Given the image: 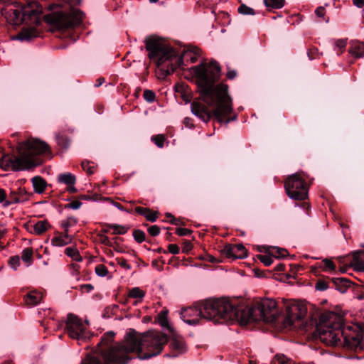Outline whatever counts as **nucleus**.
<instances>
[{
	"label": "nucleus",
	"mask_w": 364,
	"mask_h": 364,
	"mask_svg": "<svg viewBox=\"0 0 364 364\" xmlns=\"http://www.w3.org/2000/svg\"><path fill=\"white\" fill-rule=\"evenodd\" d=\"M85 332V328L82 321L75 315L70 314V338L82 341L86 338Z\"/></svg>",
	"instance_id": "obj_14"
},
{
	"label": "nucleus",
	"mask_w": 364,
	"mask_h": 364,
	"mask_svg": "<svg viewBox=\"0 0 364 364\" xmlns=\"http://www.w3.org/2000/svg\"><path fill=\"white\" fill-rule=\"evenodd\" d=\"M75 182V177L74 175L70 173V193L77 192V189L73 186Z\"/></svg>",
	"instance_id": "obj_55"
},
{
	"label": "nucleus",
	"mask_w": 364,
	"mask_h": 364,
	"mask_svg": "<svg viewBox=\"0 0 364 364\" xmlns=\"http://www.w3.org/2000/svg\"><path fill=\"white\" fill-rule=\"evenodd\" d=\"M336 46L341 48V49H343L346 47V40L345 39H338L336 43Z\"/></svg>",
	"instance_id": "obj_58"
},
{
	"label": "nucleus",
	"mask_w": 364,
	"mask_h": 364,
	"mask_svg": "<svg viewBox=\"0 0 364 364\" xmlns=\"http://www.w3.org/2000/svg\"><path fill=\"white\" fill-rule=\"evenodd\" d=\"M364 254L363 251H357L353 253V259L350 266L355 271L364 272V262L361 256Z\"/></svg>",
	"instance_id": "obj_19"
},
{
	"label": "nucleus",
	"mask_w": 364,
	"mask_h": 364,
	"mask_svg": "<svg viewBox=\"0 0 364 364\" xmlns=\"http://www.w3.org/2000/svg\"><path fill=\"white\" fill-rule=\"evenodd\" d=\"M176 65L171 64L170 65H168L167 70H166V75H170L171 73H173L174 70H176Z\"/></svg>",
	"instance_id": "obj_61"
},
{
	"label": "nucleus",
	"mask_w": 364,
	"mask_h": 364,
	"mask_svg": "<svg viewBox=\"0 0 364 364\" xmlns=\"http://www.w3.org/2000/svg\"><path fill=\"white\" fill-rule=\"evenodd\" d=\"M264 5L268 8L280 9L284 5V0H264Z\"/></svg>",
	"instance_id": "obj_33"
},
{
	"label": "nucleus",
	"mask_w": 364,
	"mask_h": 364,
	"mask_svg": "<svg viewBox=\"0 0 364 364\" xmlns=\"http://www.w3.org/2000/svg\"><path fill=\"white\" fill-rule=\"evenodd\" d=\"M170 346L178 354L183 353L186 350L185 342L181 338L173 337L171 341Z\"/></svg>",
	"instance_id": "obj_27"
},
{
	"label": "nucleus",
	"mask_w": 364,
	"mask_h": 364,
	"mask_svg": "<svg viewBox=\"0 0 364 364\" xmlns=\"http://www.w3.org/2000/svg\"><path fill=\"white\" fill-rule=\"evenodd\" d=\"M95 273L100 277H105L108 273L107 268L104 264H98L95 267Z\"/></svg>",
	"instance_id": "obj_41"
},
{
	"label": "nucleus",
	"mask_w": 364,
	"mask_h": 364,
	"mask_svg": "<svg viewBox=\"0 0 364 364\" xmlns=\"http://www.w3.org/2000/svg\"><path fill=\"white\" fill-rule=\"evenodd\" d=\"M58 183L59 185H65V189L68 188V173L60 174L58 177Z\"/></svg>",
	"instance_id": "obj_45"
},
{
	"label": "nucleus",
	"mask_w": 364,
	"mask_h": 364,
	"mask_svg": "<svg viewBox=\"0 0 364 364\" xmlns=\"http://www.w3.org/2000/svg\"><path fill=\"white\" fill-rule=\"evenodd\" d=\"M56 141L58 145L66 147L67 146V139H66V135L65 134H62L60 133H58L56 135Z\"/></svg>",
	"instance_id": "obj_47"
},
{
	"label": "nucleus",
	"mask_w": 364,
	"mask_h": 364,
	"mask_svg": "<svg viewBox=\"0 0 364 364\" xmlns=\"http://www.w3.org/2000/svg\"><path fill=\"white\" fill-rule=\"evenodd\" d=\"M196 77L203 101L213 107V113L222 121L232 112L230 99L228 95V87L218 85L214 87L219 77L220 68L217 62H210L208 65L201 63L191 68Z\"/></svg>",
	"instance_id": "obj_1"
},
{
	"label": "nucleus",
	"mask_w": 364,
	"mask_h": 364,
	"mask_svg": "<svg viewBox=\"0 0 364 364\" xmlns=\"http://www.w3.org/2000/svg\"><path fill=\"white\" fill-rule=\"evenodd\" d=\"M135 211L141 215H143L146 219L151 222H154L157 219V212L152 211L149 208L136 207Z\"/></svg>",
	"instance_id": "obj_26"
},
{
	"label": "nucleus",
	"mask_w": 364,
	"mask_h": 364,
	"mask_svg": "<svg viewBox=\"0 0 364 364\" xmlns=\"http://www.w3.org/2000/svg\"><path fill=\"white\" fill-rule=\"evenodd\" d=\"M238 12L242 15H254L255 11L253 9L242 4L239 6L238 8Z\"/></svg>",
	"instance_id": "obj_39"
},
{
	"label": "nucleus",
	"mask_w": 364,
	"mask_h": 364,
	"mask_svg": "<svg viewBox=\"0 0 364 364\" xmlns=\"http://www.w3.org/2000/svg\"><path fill=\"white\" fill-rule=\"evenodd\" d=\"M49 225L46 220L38 221L33 225V230L36 235H41L45 232Z\"/></svg>",
	"instance_id": "obj_30"
},
{
	"label": "nucleus",
	"mask_w": 364,
	"mask_h": 364,
	"mask_svg": "<svg viewBox=\"0 0 364 364\" xmlns=\"http://www.w3.org/2000/svg\"><path fill=\"white\" fill-rule=\"evenodd\" d=\"M38 36V31L33 27L23 28L17 38L21 41H29Z\"/></svg>",
	"instance_id": "obj_25"
},
{
	"label": "nucleus",
	"mask_w": 364,
	"mask_h": 364,
	"mask_svg": "<svg viewBox=\"0 0 364 364\" xmlns=\"http://www.w3.org/2000/svg\"><path fill=\"white\" fill-rule=\"evenodd\" d=\"M15 196H18V191L15 192V191H11L9 196H7V199H13L14 197H15Z\"/></svg>",
	"instance_id": "obj_64"
},
{
	"label": "nucleus",
	"mask_w": 364,
	"mask_h": 364,
	"mask_svg": "<svg viewBox=\"0 0 364 364\" xmlns=\"http://www.w3.org/2000/svg\"><path fill=\"white\" fill-rule=\"evenodd\" d=\"M285 190L289 198L304 200L308 195V188L299 173L290 176L285 182Z\"/></svg>",
	"instance_id": "obj_10"
},
{
	"label": "nucleus",
	"mask_w": 364,
	"mask_h": 364,
	"mask_svg": "<svg viewBox=\"0 0 364 364\" xmlns=\"http://www.w3.org/2000/svg\"><path fill=\"white\" fill-rule=\"evenodd\" d=\"M145 42L149 58L156 60L159 67L166 60L176 56L175 51L159 39L149 38L146 39Z\"/></svg>",
	"instance_id": "obj_7"
},
{
	"label": "nucleus",
	"mask_w": 364,
	"mask_h": 364,
	"mask_svg": "<svg viewBox=\"0 0 364 364\" xmlns=\"http://www.w3.org/2000/svg\"><path fill=\"white\" fill-rule=\"evenodd\" d=\"M158 320L161 326L168 327V321L167 318V311H161L158 315Z\"/></svg>",
	"instance_id": "obj_37"
},
{
	"label": "nucleus",
	"mask_w": 364,
	"mask_h": 364,
	"mask_svg": "<svg viewBox=\"0 0 364 364\" xmlns=\"http://www.w3.org/2000/svg\"><path fill=\"white\" fill-rule=\"evenodd\" d=\"M30 194L25 190L24 188H19L18 189V196L14 197L9 201L6 202L5 207H8L13 203H23L28 200Z\"/></svg>",
	"instance_id": "obj_22"
},
{
	"label": "nucleus",
	"mask_w": 364,
	"mask_h": 364,
	"mask_svg": "<svg viewBox=\"0 0 364 364\" xmlns=\"http://www.w3.org/2000/svg\"><path fill=\"white\" fill-rule=\"evenodd\" d=\"M223 254L228 258L244 259L247 256V250L242 244L226 245Z\"/></svg>",
	"instance_id": "obj_16"
},
{
	"label": "nucleus",
	"mask_w": 364,
	"mask_h": 364,
	"mask_svg": "<svg viewBox=\"0 0 364 364\" xmlns=\"http://www.w3.org/2000/svg\"><path fill=\"white\" fill-rule=\"evenodd\" d=\"M145 296V292L139 287L132 289L129 292V296L135 299H142Z\"/></svg>",
	"instance_id": "obj_34"
},
{
	"label": "nucleus",
	"mask_w": 364,
	"mask_h": 364,
	"mask_svg": "<svg viewBox=\"0 0 364 364\" xmlns=\"http://www.w3.org/2000/svg\"><path fill=\"white\" fill-rule=\"evenodd\" d=\"M32 184L35 192L39 194L43 193L47 186L46 181L40 176L33 177Z\"/></svg>",
	"instance_id": "obj_28"
},
{
	"label": "nucleus",
	"mask_w": 364,
	"mask_h": 364,
	"mask_svg": "<svg viewBox=\"0 0 364 364\" xmlns=\"http://www.w3.org/2000/svg\"><path fill=\"white\" fill-rule=\"evenodd\" d=\"M350 53L356 58L364 56V43L358 41H352L350 42Z\"/></svg>",
	"instance_id": "obj_24"
},
{
	"label": "nucleus",
	"mask_w": 364,
	"mask_h": 364,
	"mask_svg": "<svg viewBox=\"0 0 364 364\" xmlns=\"http://www.w3.org/2000/svg\"><path fill=\"white\" fill-rule=\"evenodd\" d=\"M353 2L358 8H361L364 4V0H353Z\"/></svg>",
	"instance_id": "obj_62"
},
{
	"label": "nucleus",
	"mask_w": 364,
	"mask_h": 364,
	"mask_svg": "<svg viewBox=\"0 0 364 364\" xmlns=\"http://www.w3.org/2000/svg\"><path fill=\"white\" fill-rule=\"evenodd\" d=\"M202 314V307L199 302L196 303L193 306L183 309L181 312L182 319L189 325L198 323L200 320L203 318Z\"/></svg>",
	"instance_id": "obj_13"
},
{
	"label": "nucleus",
	"mask_w": 364,
	"mask_h": 364,
	"mask_svg": "<svg viewBox=\"0 0 364 364\" xmlns=\"http://www.w3.org/2000/svg\"><path fill=\"white\" fill-rule=\"evenodd\" d=\"M33 250L31 248H26L23 250L21 253V259L26 264V266H30L33 262Z\"/></svg>",
	"instance_id": "obj_31"
},
{
	"label": "nucleus",
	"mask_w": 364,
	"mask_h": 364,
	"mask_svg": "<svg viewBox=\"0 0 364 364\" xmlns=\"http://www.w3.org/2000/svg\"><path fill=\"white\" fill-rule=\"evenodd\" d=\"M68 242V233L65 229V232H55L51 239V244L55 247H63Z\"/></svg>",
	"instance_id": "obj_23"
},
{
	"label": "nucleus",
	"mask_w": 364,
	"mask_h": 364,
	"mask_svg": "<svg viewBox=\"0 0 364 364\" xmlns=\"http://www.w3.org/2000/svg\"><path fill=\"white\" fill-rule=\"evenodd\" d=\"M323 262L324 264V267H323V269L324 271H328V270H335L336 269V265L335 264L333 263V262L331 259H324L323 260Z\"/></svg>",
	"instance_id": "obj_46"
},
{
	"label": "nucleus",
	"mask_w": 364,
	"mask_h": 364,
	"mask_svg": "<svg viewBox=\"0 0 364 364\" xmlns=\"http://www.w3.org/2000/svg\"><path fill=\"white\" fill-rule=\"evenodd\" d=\"M6 233V230L0 225V239L2 238Z\"/></svg>",
	"instance_id": "obj_63"
},
{
	"label": "nucleus",
	"mask_w": 364,
	"mask_h": 364,
	"mask_svg": "<svg viewBox=\"0 0 364 364\" xmlns=\"http://www.w3.org/2000/svg\"><path fill=\"white\" fill-rule=\"evenodd\" d=\"M191 111L203 122H208L212 116V113L206 106L200 102H193L191 104Z\"/></svg>",
	"instance_id": "obj_18"
},
{
	"label": "nucleus",
	"mask_w": 364,
	"mask_h": 364,
	"mask_svg": "<svg viewBox=\"0 0 364 364\" xmlns=\"http://www.w3.org/2000/svg\"><path fill=\"white\" fill-rule=\"evenodd\" d=\"M3 14L7 21L14 25H18L26 21V16L34 15L33 10L27 11L26 8H18L16 6L3 10Z\"/></svg>",
	"instance_id": "obj_12"
},
{
	"label": "nucleus",
	"mask_w": 364,
	"mask_h": 364,
	"mask_svg": "<svg viewBox=\"0 0 364 364\" xmlns=\"http://www.w3.org/2000/svg\"><path fill=\"white\" fill-rule=\"evenodd\" d=\"M271 254L277 258L285 257L287 255V251L284 249L273 247Z\"/></svg>",
	"instance_id": "obj_36"
},
{
	"label": "nucleus",
	"mask_w": 364,
	"mask_h": 364,
	"mask_svg": "<svg viewBox=\"0 0 364 364\" xmlns=\"http://www.w3.org/2000/svg\"><path fill=\"white\" fill-rule=\"evenodd\" d=\"M234 311L236 313L235 318L229 321H238L243 323H247L251 321H257L255 320L256 311H255L254 304L251 307H245L242 309H238L234 306Z\"/></svg>",
	"instance_id": "obj_15"
},
{
	"label": "nucleus",
	"mask_w": 364,
	"mask_h": 364,
	"mask_svg": "<svg viewBox=\"0 0 364 364\" xmlns=\"http://www.w3.org/2000/svg\"><path fill=\"white\" fill-rule=\"evenodd\" d=\"M11 199H7V195L6 191L0 188V203H3L4 206L5 207L6 202L9 201Z\"/></svg>",
	"instance_id": "obj_54"
},
{
	"label": "nucleus",
	"mask_w": 364,
	"mask_h": 364,
	"mask_svg": "<svg viewBox=\"0 0 364 364\" xmlns=\"http://www.w3.org/2000/svg\"><path fill=\"white\" fill-rule=\"evenodd\" d=\"M133 236L134 240L139 243L142 242L145 240V233L141 230H135L133 232Z\"/></svg>",
	"instance_id": "obj_40"
},
{
	"label": "nucleus",
	"mask_w": 364,
	"mask_h": 364,
	"mask_svg": "<svg viewBox=\"0 0 364 364\" xmlns=\"http://www.w3.org/2000/svg\"><path fill=\"white\" fill-rule=\"evenodd\" d=\"M168 250L170 253L173 255L178 254L180 251L178 246L176 244H170L168 246Z\"/></svg>",
	"instance_id": "obj_53"
},
{
	"label": "nucleus",
	"mask_w": 364,
	"mask_h": 364,
	"mask_svg": "<svg viewBox=\"0 0 364 364\" xmlns=\"http://www.w3.org/2000/svg\"><path fill=\"white\" fill-rule=\"evenodd\" d=\"M107 227L109 229H112V234L114 235H123L127 232L128 228L125 226H122L117 224H108Z\"/></svg>",
	"instance_id": "obj_32"
},
{
	"label": "nucleus",
	"mask_w": 364,
	"mask_h": 364,
	"mask_svg": "<svg viewBox=\"0 0 364 364\" xmlns=\"http://www.w3.org/2000/svg\"><path fill=\"white\" fill-rule=\"evenodd\" d=\"M237 76V72L233 70H230L227 73V77L228 79L232 80Z\"/></svg>",
	"instance_id": "obj_60"
},
{
	"label": "nucleus",
	"mask_w": 364,
	"mask_h": 364,
	"mask_svg": "<svg viewBox=\"0 0 364 364\" xmlns=\"http://www.w3.org/2000/svg\"><path fill=\"white\" fill-rule=\"evenodd\" d=\"M82 205V203L79 200H73L70 202V208L73 210H77Z\"/></svg>",
	"instance_id": "obj_57"
},
{
	"label": "nucleus",
	"mask_w": 364,
	"mask_h": 364,
	"mask_svg": "<svg viewBox=\"0 0 364 364\" xmlns=\"http://www.w3.org/2000/svg\"><path fill=\"white\" fill-rule=\"evenodd\" d=\"M148 232L151 236H157L160 233V228L157 225H152L148 228Z\"/></svg>",
	"instance_id": "obj_51"
},
{
	"label": "nucleus",
	"mask_w": 364,
	"mask_h": 364,
	"mask_svg": "<svg viewBox=\"0 0 364 364\" xmlns=\"http://www.w3.org/2000/svg\"><path fill=\"white\" fill-rule=\"evenodd\" d=\"M114 333L112 331L107 332L102 336L100 343L98 344V350L97 351L101 353L102 350H107L111 348L109 345L114 341ZM114 346H113L114 347Z\"/></svg>",
	"instance_id": "obj_20"
},
{
	"label": "nucleus",
	"mask_w": 364,
	"mask_h": 364,
	"mask_svg": "<svg viewBox=\"0 0 364 364\" xmlns=\"http://www.w3.org/2000/svg\"><path fill=\"white\" fill-rule=\"evenodd\" d=\"M332 282L336 285V289L343 293L346 290V287L349 285V281L345 278H333Z\"/></svg>",
	"instance_id": "obj_29"
},
{
	"label": "nucleus",
	"mask_w": 364,
	"mask_h": 364,
	"mask_svg": "<svg viewBox=\"0 0 364 364\" xmlns=\"http://www.w3.org/2000/svg\"><path fill=\"white\" fill-rule=\"evenodd\" d=\"M315 13H316L317 16H318V17H323L324 15H325V13H326L324 7H323V6L318 7L316 9Z\"/></svg>",
	"instance_id": "obj_59"
},
{
	"label": "nucleus",
	"mask_w": 364,
	"mask_h": 364,
	"mask_svg": "<svg viewBox=\"0 0 364 364\" xmlns=\"http://www.w3.org/2000/svg\"><path fill=\"white\" fill-rule=\"evenodd\" d=\"M316 331L320 340L327 345L355 350L364 347L362 329L355 324L343 326V317L332 311L320 315Z\"/></svg>",
	"instance_id": "obj_2"
},
{
	"label": "nucleus",
	"mask_w": 364,
	"mask_h": 364,
	"mask_svg": "<svg viewBox=\"0 0 364 364\" xmlns=\"http://www.w3.org/2000/svg\"><path fill=\"white\" fill-rule=\"evenodd\" d=\"M118 260V264L123 268L126 269H131V266L130 264H128L127 261L124 259V258H119L117 259Z\"/></svg>",
	"instance_id": "obj_56"
},
{
	"label": "nucleus",
	"mask_w": 364,
	"mask_h": 364,
	"mask_svg": "<svg viewBox=\"0 0 364 364\" xmlns=\"http://www.w3.org/2000/svg\"><path fill=\"white\" fill-rule=\"evenodd\" d=\"M127 354L123 353L119 343H117L109 349L102 350L101 353L97 351L88 355L81 364H127Z\"/></svg>",
	"instance_id": "obj_6"
},
{
	"label": "nucleus",
	"mask_w": 364,
	"mask_h": 364,
	"mask_svg": "<svg viewBox=\"0 0 364 364\" xmlns=\"http://www.w3.org/2000/svg\"><path fill=\"white\" fill-rule=\"evenodd\" d=\"M255 320L266 323L274 322L279 316V310L275 300L272 299H261L254 303Z\"/></svg>",
	"instance_id": "obj_8"
},
{
	"label": "nucleus",
	"mask_w": 364,
	"mask_h": 364,
	"mask_svg": "<svg viewBox=\"0 0 364 364\" xmlns=\"http://www.w3.org/2000/svg\"><path fill=\"white\" fill-rule=\"evenodd\" d=\"M168 341L167 336L159 331H149L144 334L130 328L124 340L119 343L123 353H126L127 363L132 359V353L139 354L140 359H149L160 354Z\"/></svg>",
	"instance_id": "obj_3"
},
{
	"label": "nucleus",
	"mask_w": 364,
	"mask_h": 364,
	"mask_svg": "<svg viewBox=\"0 0 364 364\" xmlns=\"http://www.w3.org/2000/svg\"><path fill=\"white\" fill-rule=\"evenodd\" d=\"M307 314V308L304 304H294L287 307L284 325L292 326L298 321L303 319Z\"/></svg>",
	"instance_id": "obj_11"
},
{
	"label": "nucleus",
	"mask_w": 364,
	"mask_h": 364,
	"mask_svg": "<svg viewBox=\"0 0 364 364\" xmlns=\"http://www.w3.org/2000/svg\"><path fill=\"white\" fill-rule=\"evenodd\" d=\"M259 259L260 262H262L265 266H270L272 262L273 259L269 255H259Z\"/></svg>",
	"instance_id": "obj_49"
},
{
	"label": "nucleus",
	"mask_w": 364,
	"mask_h": 364,
	"mask_svg": "<svg viewBox=\"0 0 364 364\" xmlns=\"http://www.w3.org/2000/svg\"><path fill=\"white\" fill-rule=\"evenodd\" d=\"M18 156L6 154L0 159L1 168L7 170H25L40 164L36 159L40 155H50L49 145L38 139L29 138L26 141L19 143L17 146Z\"/></svg>",
	"instance_id": "obj_4"
},
{
	"label": "nucleus",
	"mask_w": 364,
	"mask_h": 364,
	"mask_svg": "<svg viewBox=\"0 0 364 364\" xmlns=\"http://www.w3.org/2000/svg\"><path fill=\"white\" fill-rule=\"evenodd\" d=\"M70 257L77 262L82 260V257L80 256L79 251L71 246H70Z\"/></svg>",
	"instance_id": "obj_43"
},
{
	"label": "nucleus",
	"mask_w": 364,
	"mask_h": 364,
	"mask_svg": "<svg viewBox=\"0 0 364 364\" xmlns=\"http://www.w3.org/2000/svg\"><path fill=\"white\" fill-rule=\"evenodd\" d=\"M202 307L203 319L213 321L215 323L228 322L235 318L234 305L225 299H208L200 303Z\"/></svg>",
	"instance_id": "obj_5"
},
{
	"label": "nucleus",
	"mask_w": 364,
	"mask_h": 364,
	"mask_svg": "<svg viewBox=\"0 0 364 364\" xmlns=\"http://www.w3.org/2000/svg\"><path fill=\"white\" fill-rule=\"evenodd\" d=\"M274 361L277 362L279 364H293L284 355H276Z\"/></svg>",
	"instance_id": "obj_44"
},
{
	"label": "nucleus",
	"mask_w": 364,
	"mask_h": 364,
	"mask_svg": "<svg viewBox=\"0 0 364 364\" xmlns=\"http://www.w3.org/2000/svg\"><path fill=\"white\" fill-rule=\"evenodd\" d=\"M43 297V294L42 292L32 291L26 295L25 301L28 305L35 306L42 301Z\"/></svg>",
	"instance_id": "obj_21"
},
{
	"label": "nucleus",
	"mask_w": 364,
	"mask_h": 364,
	"mask_svg": "<svg viewBox=\"0 0 364 364\" xmlns=\"http://www.w3.org/2000/svg\"><path fill=\"white\" fill-rule=\"evenodd\" d=\"M85 14L75 8L70 7V29L84 27Z\"/></svg>",
	"instance_id": "obj_17"
},
{
	"label": "nucleus",
	"mask_w": 364,
	"mask_h": 364,
	"mask_svg": "<svg viewBox=\"0 0 364 364\" xmlns=\"http://www.w3.org/2000/svg\"><path fill=\"white\" fill-rule=\"evenodd\" d=\"M151 140L156 144V145L158 147L162 148L164 146V141H165V138H164V135L158 134V135L154 136L151 138Z\"/></svg>",
	"instance_id": "obj_42"
},
{
	"label": "nucleus",
	"mask_w": 364,
	"mask_h": 364,
	"mask_svg": "<svg viewBox=\"0 0 364 364\" xmlns=\"http://www.w3.org/2000/svg\"><path fill=\"white\" fill-rule=\"evenodd\" d=\"M176 233L179 236H185L191 234V230L187 228H178L176 230Z\"/></svg>",
	"instance_id": "obj_52"
},
{
	"label": "nucleus",
	"mask_w": 364,
	"mask_h": 364,
	"mask_svg": "<svg viewBox=\"0 0 364 364\" xmlns=\"http://www.w3.org/2000/svg\"><path fill=\"white\" fill-rule=\"evenodd\" d=\"M329 287L328 282L325 279H318L315 284V289L318 291H325Z\"/></svg>",
	"instance_id": "obj_38"
},
{
	"label": "nucleus",
	"mask_w": 364,
	"mask_h": 364,
	"mask_svg": "<svg viewBox=\"0 0 364 364\" xmlns=\"http://www.w3.org/2000/svg\"><path fill=\"white\" fill-rule=\"evenodd\" d=\"M9 264L12 268L16 269L20 264V257L18 256L11 257L9 259Z\"/></svg>",
	"instance_id": "obj_50"
},
{
	"label": "nucleus",
	"mask_w": 364,
	"mask_h": 364,
	"mask_svg": "<svg viewBox=\"0 0 364 364\" xmlns=\"http://www.w3.org/2000/svg\"><path fill=\"white\" fill-rule=\"evenodd\" d=\"M55 10L44 16L45 21L50 26L51 31L66 32L68 28V8L66 5H55Z\"/></svg>",
	"instance_id": "obj_9"
},
{
	"label": "nucleus",
	"mask_w": 364,
	"mask_h": 364,
	"mask_svg": "<svg viewBox=\"0 0 364 364\" xmlns=\"http://www.w3.org/2000/svg\"><path fill=\"white\" fill-rule=\"evenodd\" d=\"M82 167L90 175L94 173L96 170L94 163L90 161H82Z\"/></svg>",
	"instance_id": "obj_35"
},
{
	"label": "nucleus",
	"mask_w": 364,
	"mask_h": 364,
	"mask_svg": "<svg viewBox=\"0 0 364 364\" xmlns=\"http://www.w3.org/2000/svg\"><path fill=\"white\" fill-rule=\"evenodd\" d=\"M144 98L149 102H152L154 101L156 95L155 93L149 90H146L144 92Z\"/></svg>",
	"instance_id": "obj_48"
}]
</instances>
